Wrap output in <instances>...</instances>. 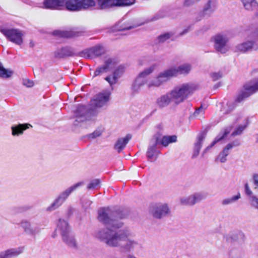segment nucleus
<instances>
[{
    "label": "nucleus",
    "instance_id": "nucleus-1",
    "mask_svg": "<svg viewBox=\"0 0 258 258\" xmlns=\"http://www.w3.org/2000/svg\"><path fill=\"white\" fill-rule=\"evenodd\" d=\"M132 233L127 229L116 231L109 228L99 230L96 237L110 247H119L124 252H130L139 245V242L132 238Z\"/></svg>",
    "mask_w": 258,
    "mask_h": 258
},
{
    "label": "nucleus",
    "instance_id": "nucleus-2",
    "mask_svg": "<svg viewBox=\"0 0 258 258\" xmlns=\"http://www.w3.org/2000/svg\"><path fill=\"white\" fill-rule=\"evenodd\" d=\"M110 99V93L108 92L100 93L91 100L90 107L79 104L74 111V122L75 125H81L85 121L91 119L90 115L96 116L100 109L107 106Z\"/></svg>",
    "mask_w": 258,
    "mask_h": 258
},
{
    "label": "nucleus",
    "instance_id": "nucleus-3",
    "mask_svg": "<svg viewBox=\"0 0 258 258\" xmlns=\"http://www.w3.org/2000/svg\"><path fill=\"white\" fill-rule=\"evenodd\" d=\"M126 215L123 213H113L109 208H103L98 211V220L104 225L111 226L114 229L121 228L123 223L118 221L117 219L126 218Z\"/></svg>",
    "mask_w": 258,
    "mask_h": 258
},
{
    "label": "nucleus",
    "instance_id": "nucleus-4",
    "mask_svg": "<svg viewBox=\"0 0 258 258\" xmlns=\"http://www.w3.org/2000/svg\"><path fill=\"white\" fill-rule=\"evenodd\" d=\"M197 88L191 83H183L175 86L169 92L173 100V104L177 105L191 96Z\"/></svg>",
    "mask_w": 258,
    "mask_h": 258
},
{
    "label": "nucleus",
    "instance_id": "nucleus-5",
    "mask_svg": "<svg viewBox=\"0 0 258 258\" xmlns=\"http://www.w3.org/2000/svg\"><path fill=\"white\" fill-rule=\"evenodd\" d=\"M44 0V7L46 9H60L65 6L67 9L71 11L81 10L80 0Z\"/></svg>",
    "mask_w": 258,
    "mask_h": 258
},
{
    "label": "nucleus",
    "instance_id": "nucleus-6",
    "mask_svg": "<svg viewBox=\"0 0 258 258\" xmlns=\"http://www.w3.org/2000/svg\"><path fill=\"white\" fill-rule=\"evenodd\" d=\"M156 68V65L153 64L144 69L138 74L132 85V90L133 92L138 93L142 87L145 85H147L148 83L147 77L154 72Z\"/></svg>",
    "mask_w": 258,
    "mask_h": 258
},
{
    "label": "nucleus",
    "instance_id": "nucleus-7",
    "mask_svg": "<svg viewBox=\"0 0 258 258\" xmlns=\"http://www.w3.org/2000/svg\"><path fill=\"white\" fill-rule=\"evenodd\" d=\"M83 184V182L77 183L61 192L52 203L46 208V211L52 212L59 208L67 200L70 195Z\"/></svg>",
    "mask_w": 258,
    "mask_h": 258
},
{
    "label": "nucleus",
    "instance_id": "nucleus-8",
    "mask_svg": "<svg viewBox=\"0 0 258 258\" xmlns=\"http://www.w3.org/2000/svg\"><path fill=\"white\" fill-rule=\"evenodd\" d=\"M212 41L214 47L218 52L224 54L229 50V38L227 35L218 33L212 37Z\"/></svg>",
    "mask_w": 258,
    "mask_h": 258
},
{
    "label": "nucleus",
    "instance_id": "nucleus-9",
    "mask_svg": "<svg viewBox=\"0 0 258 258\" xmlns=\"http://www.w3.org/2000/svg\"><path fill=\"white\" fill-rule=\"evenodd\" d=\"M257 91L258 81L249 82L245 84L239 91L235 101L240 103Z\"/></svg>",
    "mask_w": 258,
    "mask_h": 258
},
{
    "label": "nucleus",
    "instance_id": "nucleus-10",
    "mask_svg": "<svg viewBox=\"0 0 258 258\" xmlns=\"http://www.w3.org/2000/svg\"><path fill=\"white\" fill-rule=\"evenodd\" d=\"M206 198L205 194L197 192L188 196L181 197L179 199V204L184 206L192 207L197 203H200Z\"/></svg>",
    "mask_w": 258,
    "mask_h": 258
},
{
    "label": "nucleus",
    "instance_id": "nucleus-11",
    "mask_svg": "<svg viewBox=\"0 0 258 258\" xmlns=\"http://www.w3.org/2000/svg\"><path fill=\"white\" fill-rule=\"evenodd\" d=\"M0 31L10 41L17 45L23 43V34L17 29H1Z\"/></svg>",
    "mask_w": 258,
    "mask_h": 258
},
{
    "label": "nucleus",
    "instance_id": "nucleus-12",
    "mask_svg": "<svg viewBox=\"0 0 258 258\" xmlns=\"http://www.w3.org/2000/svg\"><path fill=\"white\" fill-rule=\"evenodd\" d=\"M170 79L167 70L160 72L157 76L152 79L148 80L147 88L151 89L160 87L163 84Z\"/></svg>",
    "mask_w": 258,
    "mask_h": 258
},
{
    "label": "nucleus",
    "instance_id": "nucleus-13",
    "mask_svg": "<svg viewBox=\"0 0 258 258\" xmlns=\"http://www.w3.org/2000/svg\"><path fill=\"white\" fill-rule=\"evenodd\" d=\"M151 213L156 218L161 219L170 214V210L166 204H157L152 206Z\"/></svg>",
    "mask_w": 258,
    "mask_h": 258
},
{
    "label": "nucleus",
    "instance_id": "nucleus-14",
    "mask_svg": "<svg viewBox=\"0 0 258 258\" xmlns=\"http://www.w3.org/2000/svg\"><path fill=\"white\" fill-rule=\"evenodd\" d=\"M105 52V47L101 44H99L83 51L81 54L83 57L92 59L103 54Z\"/></svg>",
    "mask_w": 258,
    "mask_h": 258
},
{
    "label": "nucleus",
    "instance_id": "nucleus-15",
    "mask_svg": "<svg viewBox=\"0 0 258 258\" xmlns=\"http://www.w3.org/2000/svg\"><path fill=\"white\" fill-rule=\"evenodd\" d=\"M217 9L216 3L214 1L208 0L204 5L203 9L196 18V21L198 22L204 17H210Z\"/></svg>",
    "mask_w": 258,
    "mask_h": 258
},
{
    "label": "nucleus",
    "instance_id": "nucleus-16",
    "mask_svg": "<svg viewBox=\"0 0 258 258\" xmlns=\"http://www.w3.org/2000/svg\"><path fill=\"white\" fill-rule=\"evenodd\" d=\"M158 144L159 136L155 135L151 141L147 152V157L151 161H155L160 153L157 148Z\"/></svg>",
    "mask_w": 258,
    "mask_h": 258
},
{
    "label": "nucleus",
    "instance_id": "nucleus-17",
    "mask_svg": "<svg viewBox=\"0 0 258 258\" xmlns=\"http://www.w3.org/2000/svg\"><path fill=\"white\" fill-rule=\"evenodd\" d=\"M171 79L179 75H187L191 70V66L188 63H184L177 67H172L166 69Z\"/></svg>",
    "mask_w": 258,
    "mask_h": 258
},
{
    "label": "nucleus",
    "instance_id": "nucleus-18",
    "mask_svg": "<svg viewBox=\"0 0 258 258\" xmlns=\"http://www.w3.org/2000/svg\"><path fill=\"white\" fill-rule=\"evenodd\" d=\"M171 103L173 104V100L169 91L158 97L155 101L156 106L159 109L166 108Z\"/></svg>",
    "mask_w": 258,
    "mask_h": 258
},
{
    "label": "nucleus",
    "instance_id": "nucleus-19",
    "mask_svg": "<svg viewBox=\"0 0 258 258\" xmlns=\"http://www.w3.org/2000/svg\"><path fill=\"white\" fill-rule=\"evenodd\" d=\"M258 45L253 41H247L237 45L235 48V51L237 52L245 53L248 51L256 50Z\"/></svg>",
    "mask_w": 258,
    "mask_h": 258
},
{
    "label": "nucleus",
    "instance_id": "nucleus-20",
    "mask_svg": "<svg viewBox=\"0 0 258 258\" xmlns=\"http://www.w3.org/2000/svg\"><path fill=\"white\" fill-rule=\"evenodd\" d=\"M21 227L27 235L34 237L39 233V229L37 227H33L30 222L27 220H23L20 223Z\"/></svg>",
    "mask_w": 258,
    "mask_h": 258
},
{
    "label": "nucleus",
    "instance_id": "nucleus-21",
    "mask_svg": "<svg viewBox=\"0 0 258 258\" xmlns=\"http://www.w3.org/2000/svg\"><path fill=\"white\" fill-rule=\"evenodd\" d=\"M125 67L123 65L119 66L114 71L112 75L108 76L105 78L110 86L115 84L118 79L121 77L125 71Z\"/></svg>",
    "mask_w": 258,
    "mask_h": 258
},
{
    "label": "nucleus",
    "instance_id": "nucleus-22",
    "mask_svg": "<svg viewBox=\"0 0 258 258\" xmlns=\"http://www.w3.org/2000/svg\"><path fill=\"white\" fill-rule=\"evenodd\" d=\"M224 238L228 241L242 243L244 242L245 236L242 232L240 231H232L226 235Z\"/></svg>",
    "mask_w": 258,
    "mask_h": 258
},
{
    "label": "nucleus",
    "instance_id": "nucleus-23",
    "mask_svg": "<svg viewBox=\"0 0 258 258\" xmlns=\"http://www.w3.org/2000/svg\"><path fill=\"white\" fill-rule=\"evenodd\" d=\"M66 230L63 231L62 235H61L62 241L70 248L77 249L78 247L77 243L75 238L74 235L71 232V231L66 233Z\"/></svg>",
    "mask_w": 258,
    "mask_h": 258
},
{
    "label": "nucleus",
    "instance_id": "nucleus-24",
    "mask_svg": "<svg viewBox=\"0 0 258 258\" xmlns=\"http://www.w3.org/2000/svg\"><path fill=\"white\" fill-rule=\"evenodd\" d=\"M75 55L72 48L65 47L57 49L53 52L54 56L56 58H62L66 56H72Z\"/></svg>",
    "mask_w": 258,
    "mask_h": 258
},
{
    "label": "nucleus",
    "instance_id": "nucleus-25",
    "mask_svg": "<svg viewBox=\"0 0 258 258\" xmlns=\"http://www.w3.org/2000/svg\"><path fill=\"white\" fill-rule=\"evenodd\" d=\"M32 127L29 123H19L11 126L12 135L13 136H19L23 134L24 131Z\"/></svg>",
    "mask_w": 258,
    "mask_h": 258
},
{
    "label": "nucleus",
    "instance_id": "nucleus-26",
    "mask_svg": "<svg viewBox=\"0 0 258 258\" xmlns=\"http://www.w3.org/2000/svg\"><path fill=\"white\" fill-rule=\"evenodd\" d=\"M205 139V134L201 133L197 137V141L194 144V152L192 155V158H195L198 157L200 151L202 148V144Z\"/></svg>",
    "mask_w": 258,
    "mask_h": 258
},
{
    "label": "nucleus",
    "instance_id": "nucleus-27",
    "mask_svg": "<svg viewBox=\"0 0 258 258\" xmlns=\"http://www.w3.org/2000/svg\"><path fill=\"white\" fill-rule=\"evenodd\" d=\"M231 127H226L224 129L223 132H221L215 139L213 143L210 146H208L203 151L202 156H203L207 151L214 146L217 142L224 139L230 132Z\"/></svg>",
    "mask_w": 258,
    "mask_h": 258
},
{
    "label": "nucleus",
    "instance_id": "nucleus-28",
    "mask_svg": "<svg viewBox=\"0 0 258 258\" xmlns=\"http://www.w3.org/2000/svg\"><path fill=\"white\" fill-rule=\"evenodd\" d=\"M22 252V249L21 248L9 249L0 252V258H12Z\"/></svg>",
    "mask_w": 258,
    "mask_h": 258
},
{
    "label": "nucleus",
    "instance_id": "nucleus-29",
    "mask_svg": "<svg viewBox=\"0 0 258 258\" xmlns=\"http://www.w3.org/2000/svg\"><path fill=\"white\" fill-rule=\"evenodd\" d=\"M131 138L132 136L128 134L125 137L118 139L115 144V149L116 150L118 153H120L125 148Z\"/></svg>",
    "mask_w": 258,
    "mask_h": 258
},
{
    "label": "nucleus",
    "instance_id": "nucleus-30",
    "mask_svg": "<svg viewBox=\"0 0 258 258\" xmlns=\"http://www.w3.org/2000/svg\"><path fill=\"white\" fill-rule=\"evenodd\" d=\"M244 9L247 11L252 12L258 7L256 0H240Z\"/></svg>",
    "mask_w": 258,
    "mask_h": 258
},
{
    "label": "nucleus",
    "instance_id": "nucleus-31",
    "mask_svg": "<svg viewBox=\"0 0 258 258\" xmlns=\"http://www.w3.org/2000/svg\"><path fill=\"white\" fill-rule=\"evenodd\" d=\"M59 231L61 235H62L63 231H67L66 233L71 231L70 227L68 222L63 219H59L57 225V229Z\"/></svg>",
    "mask_w": 258,
    "mask_h": 258
},
{
    "label": "nucleus",
    "instance_id": "nucleus-32",
    "mask_svg": "<svg viewBox=\"0 0 258 258\" xmlns=\"http://www.w3.org/2000/svg\"><path fill=\"white\" fill-rule=\"evenodd\" d=\"M177 141V136H164L161 140H159V144L160 143L163 146L166 147L170 143H175Z\"/></svg>",
    "mask_w": 258,
    "mask_h": 258
},
{
    "label": "nucleus",
    "instance_id": "nucleus-33",
    "mask_svg": "<svg viewBox=\"0 0 258 258\" xmlns=\"http://www.w3.org/2000/svg\"><path fill=\"white\" fill-rule=\"evenodd\" d=\"M97 2L101 9L116 7V0H97Z\"/></svg>",
    "mask_w": 258,
    "mask_h": 258
},
{
    "label": "nucleus",
    "instance_id": "nucleus-34",
    "mask_svg": "<svg viewBox=\"0 0 258 258\" xmlns=\"http://www.w3.org/2000/svg\"><path fill=\"white\" fill-rule=\"evenodd\" d=\"M80 2L81 10L89 9L96 5V2L94 0H80Z\"/></svg>",
    "mask_w": 258,
    "mask_h": 258
},
{
    "label": "nucleus",
    "instance_id": "nucleus-35",
    "mask_svg": "<svg viewBox=\"0 0 258 258\" xmlns=\"http://www.w3.org/2000/svg\"><path fill=\"white\" fill-rule=\"evenodd\" d=\"M13 73L12 70L5 69L3 66L0 67V78H9L13 75Z\"/></svg>",
    "mask_w": 258,
    "mask_h": 258
},
{
    "label": "nucleus",
    "instance_id": "nucleus-36",
    "mask_svg": "<svg viewBox=\"0 0 258 258\" xmlns=\"http://www.w3.org/2000/svg\"><path fill=\"white\" fill-rule=\"evenodd\" d=\"M116 64L115 60L114 59L109 58H108L103 65L107 72L111 71L115 68Z\"/></svg>",
    "mask_w": 258,
    "mask_h": 258
},
{
    "label": "nucleus",
    "instance_id": "nucleus-37",
    "mask_svg": "<svg viewBox=\"0 0 258 258\" xmlns=\"http://www.w3.org/2000/svg\"><path fill=\"white\" fill-rule=\"evenodd\" d=\"M135 0H116V7H124L134 4Z\"/></svg>",
    "mask_w": 258,
    "mask_h": 258
},
{
    "label": "nucleus",
    "instance_id": "nucleus-38",
    "mask_svg": "<svg viewBox=\"0 0 258 258\" xmlns=\"http://www.w3.org/2000/svg\"><path fill=\"white\" fill-rule=\"evenodd\" d=\"M173 35V34L172 33H165L159 35L158 37L157 40L159 43H163L167 40L169 39Z\"/></svg>",
    "mask_w": 258,
    "mask_h": 258
},
{
    "label": "nucleus",
    "instance_id": "nucleus-39",
    "mask_svg": "<svg viewBox=\"0 0 258 258\" xmlns=\"http://www.w3.org/2000/svg\"><path fill=\"white\" fill-rule=\"evenodd\" d=\"M239 145V143H238L236 144H234V143H229L225 146V147L224 148V149L221 152L225 155L227 156L229 154L230 151L232 149V148L234 146H238Z\"/></svg>",
    "mask_w": 258,
    "mask_h": 258
},
{
    "label": "nucleus",
    "instance_id": "nucleus-40",
    "mask_svg": "<svg viewBox=\"0 0 258 258\" xmlns=\"http://www.w3.org/2000/svg\"><path fill=\"white\" fill-rule=\"evenodd\" d=\"M248 124V120H247V123L246 124L244 125H240L237 127V128L232 133V136H236L238 135H240L243 130L246 127Z\"/></svg>",
    "mask_w": 258,
    "mask_h": 258
},
{
    "label": "nucleus",
    "instance_id": "nucleus-41",
    "mask_svg": "<svg viewBox=\"0 0 258 258\" xmlns=\"http://www.w3.org/2000/svg\"><path fill=\"white\" fill-rule=\"evenodd\" d=\"M100 183V181L98 179H95L91 180L87 185L88 189H93L98 186Z\"/></svg>",
    "mask_w": 258,
    "mask_h": 258
},
{
    "label": "nucleus",
    "instance_id": "nucleus-42",
    "mask_svg": "<svg viewBox=\"0 0 258 258\" xmlns=\"http://www.w3.org/2000/svg\"><path fill=\"white\" fill-rule=\"evenodd\" d=\"M250 205L258 211V197L255 195L248 200Z\"/></svg>",
    "mask_w": 258,
    "mask_h": 258
},
{
    "label": "nucleus",
    "instance_id": "nucleus-43",
    "mask_svg": "<svg viewBox=\"0 0 258 258\" xmlns=\"http://www.w3.org/2000/svg\"><path fill=\"white\" fill-rule=\"evenodd\" d=\"M244 190L245 192L248 197V200H249L252 197L255 195L253 194L252 191L250 189L249 185L247 182L244 184Z\"/></svg>",
    "mask_w": 258,
    "mask_h": 258
},
{
    "label": "nucleus",
    "instance_id": "nucleus-44",
    "mask_svg": "<svg viewBox=\"0 0 258 258\" xmlns=\"http://www.w3.org/2000/svg\"><path fill=\"white\" fill-rule=\"evenodd\" d=\"M102 133V131L100 130H96L94 132L88 135V138L91 139H94L97 137H100Z\"/></svg>",
    "mask_w": 258,
    "mask_h": 258
},
{
    "label": "nucleus",
    "instance_id": "nucleus-45",
    "mask_svg": "<svg viewBox=\"0 0 258 258\" xmlns=\"http://www.w3.org/2000/svg\"><path fill=\"white\" fill-rule=\"evenodd\" d=\"M107 72L105 68H104V66H100L96 69L94 72V77L99 76L100 74Z\"/></svg>",
    "mask_w": 258,
    "mask_h": 258
},
{
    "label": "nucleus",
    "instance_id": "nucleus-46",
    "mask_svg": "<svg viewBox=\"0 0 258 258\" xmlns=\"http://www.w3.org/2000/svg\"><path fill=\"white\" fill-rule=\"evenodd\" d=\"M22 84L24 86L27 87H32L34 86L33 81L28 79H23L22 80Z\"/></svg>",
    "mask_w": 258,
    "mask_h": 258
},
{
    "label": "nucleus",
    "instance_id": "nucleus-47",
    "mask_svg": "<svg viewBox=\"0 0 258 258\" xmlns=\"http://www.w3.org/2000/svg\"><path fill=\"white\" fill-rule=\"evenodd\" d=\"M222 76V74L221 72L212 73L210 74V77L214 81H215L220 79Z\"/></svg>",
    "mask_w": 258,
    "mask_h": 258
},
{
    "label": "nucleus",
    "instance_id": "nucleus-48",
    "mask_svg": "<svg viewBox=\"0 0 258 258\" xmlns=\"http://www.w3.org/2000/svg\"><path fill=\"white\" fill-rule=\"evenodd\" d=\"M226 156L223 154L222 152L219 154L216 158V161H219L221 163H224L227 161Z\"/></svg>",
    "mask_w": 258,
    "mask_h": 258
},
{
    "label": "nucleus",
    "instance_id": "nucleus-49",
    "mask_svg": "<svg viewBox=\"0 0 258 258\" xmlns=\"http://www.w3.org/2000/svg\"><path fill=\"white\" fill-rule=\"evenodd\" d=\"M252 179L254 186V189L258 188V173H254L252 175Z\"/></svg>",
    "mask_w": 258,
    "mask_h": 258
},
{
    "label": "nucleus",
    "instance_id": "nucleus-50",
    "mask_svg": "<svg viewBox=\"0 0 258 258\" xmlns=\"http://www.w3.org/2000/svg\"><path fill=\"white\" fill-rule=\"evenodd\" d=\"M229 198L231 204H233L241 198V195L239 192H238L236 195L233 196Z\"/></svg>",
    "mask_w": 258,
    "mask_h": 258
},
{
    "label": "nucleus",
    "instance_id": "nucleus-51",
    "mask_svg": "<svg viewBox=\"0 0 258 258\" xmlns=\"http://www.w3.org/2000/svg\"><path fill=\"white\" fill-rule=\"evenodd\" d=\"M209 29V27L208 26H204L201 29L197 31L198 35L203 34L207 32Z\"/></svg>",
    "mask_w": 258,
    "mask_h": 258
},
{
    "label": "nucleus",
    "instance_id": "nucleus-52",
    "mask_svg": "<svg viewBox=\"0 0 258 258\" xmlns=\"http://www.w3.org/2000/svg\"><path fill=\"white\" fill-rule=\"evenodd\" d=\"M221 203L222 206H227L232 204L229 198L223 199Z\"/></svg>",
    "mask_w": 258,
    "mask_h": 258
},
{
    "label": "nucleus",
    "instance_id": "nucleus-53",
    "mask_svg": "<svg viewBox=\"0 0 258 258\" xmlns=\"http://www.w3.org/2000/svg\"><path fill=\"white\" fill-rule=\"evenodd\" d=\"M200 113H202V114L204 113L203 108L202 106H201L200 107H199L198 109H197L196 110V111L194 113V115L195 116H197V115L198 114H199Z\"/></svg>",
    "mask_w": 258,
    "mask_h": 258
},
{
    "label": "nucleus",
    "instance_id": "nucleus-54",
    "mask_svg": "<svg viewBox=\"0 0 258 258\" xmlns=\"http://www.w3.org/2000/svg\"><path fill=\"white\" fill-rule=\"evenodd\" d=\"M191 29V26H188L180 33L179 36H183L188 33Z\"/></svg>",
    "mask_w": 258,
    "mask_h": 258
},
{
    "label": "nucleus",
    "instance_id": "nucleus-55",
    "mask_svg": "<svg viewBox=\"0 0 258 258\" xmlns=\"http://www.w3.org/2000/svg\"><path fill=\"white\" fill-rule=\"evenodd\" d=\"M133 28V26H130V27H126V28H122L121 30H130V29H132Z\"/></svg>",
    "mask_w": 258,
    "mask_h": 258
},
{
    "label": "nucleus",
    "instance_id": "nucleus-56",
    "mask_svg": "<svg viewBox=\"0 0 258 258\" xmlns=\"http://www.w3.org/2000/svg\"><path fill=\"white\" fill-rule=\"evenodd\" d=\"M254 11H255V13H254L255 16L256 17H258V7H256V9Z\"/></svg>",
    "mask_w": 258,
    "mask_h": 258
},
{
    "label": "nucleus",
    "instance_id": "nucleus-57",
    "mask_svg": "<svg viewBox=\"0 0 258 258\" xmlns=\"http://www.w3.org/2000/svg\"><path fill=\"white\" fill-rule=\"evenodd\" d=\"M30 47H33L34 44L32 42H31L30 43Z\"/></svg>",
    "mask_w": 258,
    "mask_h": 258
},
{
    "label": "nucleus",
    "instance_id": "nucleus-58",
    "mask_svg": "<svg viewBox=\"0 0 258 258\" xmlns=\"http://www.w3.org/2000/svg\"><path fill=\"white\" fill-rule=\"evenodd\" d=\"M164 16H165V15H163V16H161V17H160V18H161V17H164Z\"/></svg>",
    "mask_w": 258,
    "mask_h": 258
},
{
    "label": "nucleus",
    "instance_id": "nucleus-59",
    "mask_svg": "<svg viewBox=\"0 0 258 258\" xmlns=\"http://www.w3.org/2000/svg\"><path fill=\"white\" fill-rule=\"evenodd\" d=\"M72 35H67L66 36L67 37H70V36H71Z\"/></svg>",
    "mask_w": 258,
    "mask_h": 258
},
{
    "label": "nucleus",
    "instance_id": "nucleus-60",
    "mask_svg": "<svg viewBox=\"0 0 258 258\" xmlns=\"http://www.w3.org/2000/svg\"><path fill=\"white\" fill-rule=\"evenodd\" d=\"M2 66V63L0 62V67H1V66Z\"/></svg>",
    "mask_w": 258,
    "mask_h": 258
}]
</instances>
